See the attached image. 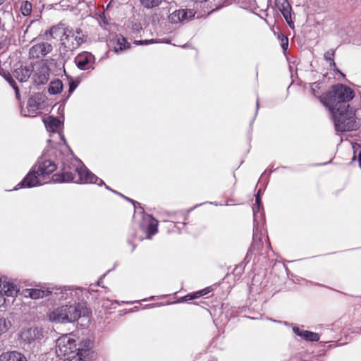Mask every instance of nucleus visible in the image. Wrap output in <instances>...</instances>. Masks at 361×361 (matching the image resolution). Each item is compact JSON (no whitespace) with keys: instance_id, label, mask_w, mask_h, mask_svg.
Wrapping results in <instances>:
<instances>
[{"instance_id":"nucleus-1","label":"nucleus","mask_w":361,"mask_h":361,"mask_svg":"<svg viewBox=\"0 0 361 361\" xmlns=\"http://www.w3.org/2000/svg\"><path fill=\"white\" fill-rule=\"evenodd\" d=\"M322 85V83L319 82L312 83L310 91L329 109L335 130L342 133L358 129L360 123L356 120L355 109L349 104L355 97L353 90L345 85L338 83L333 85L330 91L319 95V90Z\"/></svg>"},{"instance_id":"nucleus-2","label":"nucleus","mask_w":361,"mask_h":361,"mask_svg":"<svg viewBox=\"0 0 361 361\" xmlns=\"http://www.w3.org/2000/svg\"><path fill=\"white\" fill-rule=\"evenodd\" d=\"M61 172L52 176L54 183L75 182L78 183H95L102 185L104 182L92 173L84 165L80 167L71 166L66 161L61 163Z\"/></svg>"},{"instance_id":"nucleus-3","label":"nucleus","mask_w":361,"mask_h":361,"mask_svg":"<svg viewBox=\"0 0 361 361\" xmlns=\"http://www.w3.org/2000/svg\"><path fill=\"white\" fill-rule=\"evenodd\" d=\"M51 37L54 39L60 37V49L65 52L73 51L77 49L86 41L87 36L83 34L80 28L73 30L70 27L54 26L49 30Z\"/></svg>"},{"instance_id":"nucleus-4","label":"nucleus","mask_w":361,"mask_h":361,"mask_svg":"<svg viewBox=\"0 0 361 361\" xmlns=\"http://www.w3.org/2000/svg\"><path fill=\"white\" fill-rule=\"evenodd\" d=\"M87 312V309L80 303L62 305L51 312L50 319L61 323L73 322L81 316H85Z\"/></svg>"},{"instance_id":"nucleus-5","label":"nucleus","mask_w":361,"mask_h":361,"mask_svg":"<svg viewBox=\"0 0 361 361\" xmlns=\"http://www.w3.org/2000/svg\"><path fill=\"white\" fill-rule=\"evenodd\" d=\"M90 345H91V342L90 341H87L85 342V343L84 345V346L86 347V348H77L76 345H75V341L74 339L71 338L66 336L59 338L56 341V348H57L56 352H59L61 353V355L66 356V355H69L72 353H74L76 350H78L77 355L78 356V361H80L78 353H80V351L82 350H88L90 352L88 357L90 358V361H91L92 356H90V354H92V352H91V350L90 348Z\"/></svg>"},{"instance_id":"nucleus-6","label":"nucleus","mask_w":361,"mask_h":361,"mask_svg":"<svg viewBox=\"0 0 361 361\" xmlns=\"http://www.w3.org/2000/svg\"><path fill=\"white\" fill-rule=\"evenodd\" d=\"M35 166L38 176H42L43 179L47 175L52 173L56 169V164L47 159L45 155H42L39 158L37 164Z\"/></svg>"},{"instance_id":"nucleus-7","label":"nucleus","mask_w":361,"mask_h":361,"mask_svg":"<svg viewBox=\"0 0 361 361\" xmlns=\"http://www.w3.org/2000/svg\"><path fill=\"white\" fill-rule=\"evenodd\" d=\"M36 171V166H33L30 172L25 176L23 180L18 185L19 188H32L47 183L40 178Z\"/></svg>"},{"instance_id":"nucleus-8","label":"nucleus","mask_w":361,"mask_h":361,"mask_svg":"<svg viewBox=\"0 0 361 361\" xmlns=\"http://www.w3.org/2000/svg\"><path fill=\"white\" fill-rule=\"evenodd\" d=\"M33 72V66L23 65V63H18L14 66L13 71V76L20 82H26Z\"/></svg>"},{"instance_id":"nucleus-9","label":"nucleus","mask_w":361,"mask_h":361,"mask_svg":"<svg viewBox=\"0 0 361 361\" xmlns=\"http://www.w3.org/2000/svg\"><path fill=\"white\" fill-rule=\"evenodd\" d=\"M94 62V56L91 53L83 51L76 56L75 63L80 70L94 69L92 64Z\"/></svg>"},{"instance_id":"nucleus-10","label":"nucleus","mask_w":361,"mask_h":361,"mask_svg":"<svg viewBox=\"0 0 361 361\" xmlns=\"http://www.w3.org/2000/svg\"><path fill=\"white\" fill-rule=\"evenodd\" d=\"M275 6L281 13L290 27H293L294 23L291 17L292 7L288 0H275Z\"/></svg>"},{"instance_id":"nucleus-11","label":"nucleus","mask_w":361,"mask_h":361,"mask_svg":"<svg viewBox=\"0 0 361 361\" xmlns=\"http://www.w3.org/2000/svg\"><path fill=\"white\" fill-rule=\"evenodd\" d=\"M52 50V46L48 42H41L35 44L31 47L29 51L30 56L38 59L44 56Z\"/></svg>"},{"instance_id":"nucleus-12","label":"nucleus","mask_w":361,"mask_h":361,"mask_svg":"<svg viewBox=\"0 0 361 361\" xmlns=\"http://www.w3.org/2000/svg\"><path fill=\"white\" fill-rule=\"evenodd\" d=\"M41 99L39 96H34L29 98L25 109H21V114L24 116H35L40 107Z\"/></svg>"},{"instance_id":"nucleus-13","label":"nucleus","mask_w":361,"mask_h":361,"mask_svg":"<svg viewBox=\"0 0 361 361\" xmlns=\"http://www.w3.org/2000/svg\"><path fill=\"white\" fill-rule=\"evenodd\" d=\"M20 337L23 341L31 343L35 340H40L43 338L42 329L38 327L30 328L22 331Z\"/></svg>"},{"instance_id":"nucleus-14","label":"nucleus","mask_w":361,"mask_h":361,"mask_svg":"<svg viewBox=\"0 0 361 361\" xmlns=\"http://www.w3.org/2000/svg\"><path fill=\"white\" fill-rule=\"evenodd\" d=\"M114 49L115 52L122 51L130 47L127 39L121 35H116L113 39Z\"/></svg>"},{"instance_id":"nucleus-15","label":"nucleus","mask_w":361,"mask_h":361,"mask_svg":"<svg viewBox=\"0 0 361 361\" xmlns=\"http://www.w3.org/2000/svg\"><path fill=\"white\" fill-rule=\"evenodd\" d=\"M0 361H27V360L23 354L18 351H11L2 353L0 355Z\"/></svg>"},{"instance_id":"nucleus-16","label":"nucleus","mask_w":361,"mask_h":361,"mask_svg":"<svg viewBox=\"0 0 361 361\" xmlns=\"http://www.w3.org/2000/svg\"><path fill=\"white\" fill-rule=\"evenodd\" d=\"M49 73L46 68L38 69L33 76V81L36 85H44L49 80Z\"/></svg>"},{"instance_id":"nucleus-17","label":"nucleus","mask_w":361,"mask_h":361,"mask_svg":"<svg viewBox=\"0 0 361 361\" xmlns=\"http://www.w3.org/2000/svg\"><path fill=\"white\" fill-rule=\"evenodd\" d=\"M44 123L46 129L49 132H56L59 128H61L62 123L61 121L53 116H49L47 118L44 119Z\"/></svg>"},{"instance_id":"nucleus-18","label":"nucleus","mask_w":361,"mask_h":361,"mask_svg":"<svg viewBox=\"0 0 361 361\" xmlns=\"http://www.w3.org/2000/svg\"><path fill=\"white\" fill-rule=\"evenodd\" d=\"M261 247H262V243H261L260 235L258 233V229L256 228L255 230H254L252 243L250 246V248L248 250V252L255 251V250L258 251L261 249Z\"/></svg>"},{"instance_id":"nucleus-19","label":"nucleus","mask_w":361,"mask_h":361,"mask_svg":"<svg viewBox=\"0 0 361 361\" xmlns=\"http://www.w3.org/2000/svg\"><path fill=\"white\" fill-rule=\"evenodd\" d=\"M26 293H28V295L31 298L38 299L47 296L51 292L39 289H27L26 290Z\"/></svg>"},{"instance_id":"nucleus-20","label":"nucleus","mask_w":361,"mask_h":361,"mask_svg":"<svg viewBox=\"0 0 361 361\" xmlns=\"http://www.w3.org/2000/svg\"><path fill=\"white\" fill-rule=\"evenodd\" d=\"M62 90L63 83L60 80L57 79L50 82L48 91L51 94H56L60 93Z\"/></svg>"},{"instance_id":"nucleus-21","label":"nucleus","mask_w":361,"mask_h":361,"mask_svg":"<svg viewBox=\"0 0 361 361\" xmlns=\"http://www.w3.org/2000/svg\"><path fill=\"white\" fill-rule=\"evenodd\" d=\"M150 221L147 226L146 233L148 238H151L152 235L157 233V221L156 219L149 216Z\"/></svg>"},{"instance_id":"nucleus-22","label":"nucleus","mask_w":361,"mask_h":361,"mask_svg":"<svg viewBox=\"0 0 361 361\" xmlns=\"http://www.w3.org/2000/svg\"><path fill=\"white\" fill-rule=\"evenodd\" d=\"M334 55L335 51L333 49H330L327 51L324 54V59L329 63L330 68H333L334 71L339 72L338 69L336 68V63L334 61Z\"/></svg>"},{"instance_id":"nucleus-23","label":"nucleus","mask_w":361,"mask_h":361,"mask_svg":"<svg viewBox=\"0 0 361 361\" xmlns=\"http://www.w3.org/2000/svg\"><path fill=\"white\" fill-rule=\"evenodd\" d=\"M208 293H209L208 288H205V289L199 290V291H197L196 293H194L188 294L185 296L181 298V300L182 301H185V302L188 301V300H193V299H195V298H200V297H202L203 295H205Z\"/></svg>"},{"instance_id":"nucleus-24","label":"nucleus","mask_w":361,"mask_h":361,"mask_svg":"<svg viewBox=\"0 0 361 361\" xmlns=\"http://www.w3.org/2000/svg\"><path fill=\"white\" fill-rule=\"evenodd\" d=\"M11 326V323L8 319L0 314V335L6 332Z\"/></svg>"},{"instance_id":"nucleus-25","label":"nucleus","mask_w":361,"mask_h":361,"mask_svg":"<svg viewBox=\"0 0 361 361\" xmlns=\"http://www.w3.org/2000/svg\"><path fill=\"white\" fill-rule=\"evenodd\" d=\"M302 338L308 341H318L320 338V336L317 333L303 331Z\"/></svg>"},{"instance_id":"nucleus-26","label":"nucleus","mask_w":361,"mask_h":361,"mask_svg":"<svg viewBox=\"0 0 361 361\" xmlns=\"http://www.w3.org/2000/svg\"><path fill=\"white\" fill-rule=\"evenodd\" d=\"M61 290V296L59 298L60 300H66L73 296V288L70 286H64L59 288Z\"/></svg>"},{"instance_id":"nucleus-27","label":"nucleus","mask_w":361,"mask_h":361,"mask_svg":"<svg viewBox=\"0 0 361 361\" xmlns=\"http://www.w3.org/2000/svg\"><path fill=\"white\" fill-rule=\"evenodd\" d=\"M141 5L146 8H153L159 6L161 0H140Z\"/></svg>"},{"instance_id":"nucleus-28","label":"nucleus","mask_w":361,"mask_h":361,"mask_svg":"<svg viewBox=\"0 0 361 361\" xmlns=\"http://www.w3.org/2000/svg\"><path fill=\"white\" fill-rule=\"evenodd\" d=\"M180 15V18L182 19L183 22L188 20L191 19L195 16V12L192 10H188V9H179Z\"/></svg>"},{"instance_id":"nucleus-29","label":"nucleus","mask_w":361,"mask_h":361,"mask_svg":"<svg viewBox=\"0 0 361 361\" xmlns=\"http://www.w3.org/2000/svg\"><path fill=\"white\" fill-rule=\"evenodd\" d=\"M20 10L23 16H29L32 11V4L27 1H23Z\"/></svg>"},{"instance_id":"nucleus-30","label":"nucleus","mask_w":361,"mask_h":361,"mask_svg":"<svg viewBox=\"0 0 361 361\" xmlns=\"http://www.w3.org/2000/svg\"><path fill=\"white\" fill-rule=\"evenodd\" d=\"M180 13H181V12H180V10H176L172 13H171L169 16V22L171 23H178L183 22L182 19L180 18Z\"/></svg>"},{"instance_id":"nucleus-31","label":"nucleus","mask_w":361,"mask_h":361,"mask_svg":"<svg viewBox=\"0 0 361 361\" xmlns=\"http://www.w3.org/2000/svg\"><path fill=\"white\" fill-rule=\"evenodd\" d=\"M260 192L261 189H259L257 192V194L255 195V204L252 208L254 217L256 216V213L259 212L260 206H261V198H260Z\"/></svg>"},{"instance_id":"nucleus-32","label":"nucleus","mask_w":361,"mask_h":361,"mask_svg":"<svg viewBox=\"0 0 361 361\" xmlns=\"http://www.w3.org/2000/svg\"><path fill=\"white\" fill-rule=\"evenodd\" d=\"M4 74L5 79L8 82L10 85L15 90L16 95L18 96L19 94V90L16 85L15 80L12 78L9 73H4Z\"/></svg>"},{"instance_id":"nucleus-33","label":"nucleus","mask_w":361,"mask_h":361,"mask_svg":"<svg viewBox=\"0 0 361 361\" xmlns=\"http://www.w3.org/2000/svg\"><path fill=\"white\" fill-rule=\"evenodd\" d=\"M0 291H1V293L6 296L13 297L15 295H16L18 289L16 286H13L11 288L8 287V289H0Z\"/></svg>"},{"instance_id":"nucleus-34","label":"nucleus","mask_w":361,"mask_h":361,"mask_svg":"<svg viewBox=\"0 0 361 361\" xmlns=\"http://www.w3.org/2000/svg\"><path fill=\"white\" fill-rule=\"evenodd\" d=\"M279 39L281 42V46L283 51H286L288 47V39L283 34L279 35Z\"/></svg>"},{"instance_id":"nucleus-35","label":"nucleus","mask_w":361,"mask_h":361,"mask_svg":"<svg viewBox=\"0 0 361 361\" xmlns=\"http://www.w3.org/2000/svg\"><path fill=\"white\" fill-rule=\"evenodd\" d=\"M79 353L80 361H90V358L88 357L90 352L88 350H80Z\"/></svg>"},{"instance_id":"nucleus-36","label":"nucleus","mask_w":361,"mask_h":361,"mask_svg":"<svg viewBox=\"0 0 361 361\" xmlns=\"http://www.w3.org/2000/svg\"><path fill=\"white\" fill-rule=\"evenodd\" d=\"M8 47V42L6 39L0 42V54L4 53Z\"/></svg>"},{"instance_id":"nucleus-37","label":"nucleus","mask_w":361,"mask_h":361,"mask_svg":"<svg viewBox=\"0 0 361 361\" xmlns=\"http://www.w3.org/2000/svg\"><path fill=\"white\" fill-rule=\"evenodd\" d=\"M14 285L9 282H6V281H2L0 279V289H8V287H12Z\"/></svg>"},{"instance_id":"nucleus-38","label":"nucleus","mask_w":361,"mask_h":361,"mask_svg":"<svg viewBox=\"0 0 361 361\" xmlns=\"http://www.w3.org/2000/svg\"><path fill=\"white\" fill-rule=\"evenodd\" d=\"M155 41L154 39H149V40H135L134 42V44L136 45H143V44H149L154 43Z\"/></svg>"},{"instance_id":"nucleus-39","label":"nucleus","mask_w":361,"mask_h":361,"mask_svg":"<svg viewBox=\"0 0 361 361\" xmlns=\"http://www.w3.org/2000/svg\"><path fill=\"white\" fill-rule=\"evenodd\" d=\"M76 87H77V84L74 81L71 80L69 82V92L70 93L73 92Z\"/></svg>"},{"instance_id":"nucleus-40","label":"nucleus","mask_w":361,"mask_h":361,"mask_svg":"<svg viewBox=\"0 0 361 361\" xmlns=\"http://www.w3.org/2000/svg\"><path fill=\"white\" fill-rule=\"evenodd\" d=\"M293 331L296 335L302 338V332L304 330H300L298 327L295 326L293 328Z\"/></svg>"},{"instance_id":"nucleus-41","label":"nucleus","mask_w":361,"mask_h":361,"mask_svg":"<svg viewBox=\"0 0 361 361\" xmlns=\"http://www.w3.org/2000/svg\"><path fill=\"white\" fill-rule=\"evenodd\" d=\"M118 195H120V196H121V197H123L125 200H126L127 201L132 202V203L134 204V206H135V204H139V203H138V202H137L136 201H135V200H132V199H130V198H129V197H127L124 196L123 195H122V194H121V193H120V192H119V194H118Z\"/></svg>"},{"instance_id":"nucleus-42","label":"nucleus","mask_w":361,"mask_h":361,"mask_svg":"<svg viewBox=\"0 0 361 361\" xmlns=\"http://www.w3.org/2000/svg\"><path fill=\"white\" fill-rule=\"evenodd\" d=\"M105 276H106V274L102 275V276L99 278V281H97V284H96L95 286H101V283H102V279L105 277Z\"/></svg>"},{"instance_id":"nucleus-43","label":"nucleus","mask_w":361,"mask_h":361,"mask_svg":"<svg viewBox=\"0 0 361 361\" xmlns=\"http://www.w3.org/2000/svg\"><path fill=\"white\" fill-rule=\"evenodd\" d=\"M178 214H179L180 216H181L183 217V220H184V221H185V220H186V219H187V216L185 215V214L184 212H178Z\"/></svg>"},{"instance_id":"nucleus-44","label":"nucleus","mask_w":361,"mask_h":361,"mask_svg":"<svg viewBox=\"0 0 361 361\" xmlns=\"http://www.w3.org/2000/svg\"><path fill=\"white\" fill-rule=\"evenodd\" d=\"M105 185V188L107 189V190H109L111 191H112L113 192L116 193V194H119L118 192L116 191V190H112L111 188H109V186H108L107 185H106L105 183L104 184Z\"/></svg>"},{"instance_id":"nucleus-45","label":"nucleus","mask_w":361,"mask_h":361,"mask_svg":"<svg viewBox=\"0 0 361 361\" xmlns=\"http://www.w3.org/2000/svg\"><path fill=\"white\" fill-rule=\"evenodd\" d=\"M258 109H259V99H257V108H256V113L257 112Z\"/></svg>"},{"instance_id":"nucleus-46","label":"nucleus","mask_w":361,"mask_h":361,"mask_svg":"<svg viewBox=\"0 0 361 361\" xmlns=\"http://www.w3.org/2000/svg\"><path fill=\"white\" fill-rule=\"evenodd\" d=\"M6 0H0V6L3 4Z\"/></svg>"},{"instance_id":"nucleus-47","label":"nucleus","mask_w":361,"mask_h":361,"mask_svg":"<svg viewBox=\"0 0 361 361\" xmlns=\"http://www.w3.org/2000/svg\"><path fill=\"white\" fill-rule=\"evenodd\" d=\"M1 71H2V72H4V74H3V73H1V72H0V74H1V75H4H4H5V74H4V73H7V72L4 71V69H1Z\"/></svg>"},{"instance_id":"nucleus-48","label":"nucleus","mask_w":361,"mask_h":361,"mask_svg":"<svg viewBox=\"0 0 361 361\" xmlns=\"http://www.w3.org/2000/svg\"><path fill=\"white\" fill-rule=\"evenodd\" d=\"M1 71H2V72H4V74H3V73H1V72H0V74H1V75H4H4H5V74H4V73H7V72L4 71V69H1Z\"/></svg>"},{"instance_id":"nucleus-49","label":"nucleus","mask_w":361,"mask_h":361,"mask_svg":"<svg viewBox=\"0 0 361 361\" xmlns=\"http://www.w3.org/2000/svg\"><path fill=\"white\" fill-rule=\"evenodd\" d=\"M61 139L65 141L63 135H61Z\"/></svg>"},{"instance_id":"nucleus-50","label":"nucleus","mask_w":361,"mask_h":361,"mask_svg":"<svg viewBox=\"0 0 361 361\" xmlns=\"http://www.w3.org/2000/svg\"><path fill=\"white\" fill-rule=\"evenodd\" d=\"M28 30V28H26V30H25V32H27Z\"/></svg>"},{"instance_id":"nucleus-51","label":"nucleus","mask_w":361,"mask_h":361,"mask_svg":"<svg viewBox=\"0 0 361 361\" xmlns=\"http://www.w3.org/2000/svg\"><path fill=\"white\" fill-rule=\"evenodd\" d=\"M28 30V28H26V30H25V32H27Z\"/></svg>"},{"instance_id":"nucleus-52","label":"nucleus","mask_w":361,"mask_h":361,"mask_svg":"<svg viewBox=\"0 0 361 361\" xmlns=\"http://www.w3.org/2000/svg\"><path fill=\"white\" fill-rule=\"evenodd\" d=\"M28 30V28H26V30H25V32H27Z\"/></svg>"}]
</instances>
